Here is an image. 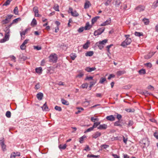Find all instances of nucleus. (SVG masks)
Returning <instances> with one entry per match:
<instances>
[{
    "instance_id": "f257e3e1",
    "label": "nucleus",
    "mask_w": 158,
    "mask_h": 158,
    "mask_svg": "<svg viewBox=\"0 0 158 158\" xmlns=\"http://www.w3.org/2000/svg\"><path fill=\"white\" fill-rule=\"evenodd\" d=\"M49 59L50 62H56L57 59V55L56 54H51L49 56Z\"/></svg>"
},
{
    "instance_id": "f03ea898",
    "label": "nucleus",
    "mask_w": 158,
    "mask_h": 158,
    "mask_svg": "<svg viewBox=\"0 0 158 158\" xmlns=\"http://www.w3.org/2000/svg\"><path fill=\"white\" fill-rule=\"evenodd\" d=\"M131 42V38H127L121 44V46L123 47H125L127 45L130 44Z\"/></svg>"
},
{
    "instance_id": "7ed1b4c3",
    "label": "nucleus",
    "mask_w": 158,
    "mask_h": 158,
    "mask_svg": "<svg viewBox=\"0 0 158 158\" xmlns=\"http://www.w3.org/2000/svg\"><path fill=\"white\" fill-rule=\"evenodd\" d=\"M105 29V28H100L98 29V30L94 31V35L95 36H97L101 34L103 32Z\"/></svg>"
},
{
    "instance_id": "20e7f679",
    "label": "nucleus",
    "mask_w": 158,
    "mask_h": 158,
    "mask_svg": "<svg viewBox=\"0 0 158 158\" xmlns=\"http://www.w3.org/2000/svg\"><path fill=\"white\" fill-rule=\"evenodd\" d=\"M141 143L144 145L143 148L148 147L149 144V142L147 139H143Z\"/></svg>"
},
{
    "instance_id": "39448f33",
    "label": "nucleus",
    "mask_w": 158,
    "mask_h": 158,
    "mask_svg": "<svg viewBox=\"0 0 158 158\" xmlns=\"http://www.w3.org/2000/svg\"><path fill=\"white\" fill-rule=\"evenodd\" d=\"M0 144L3 151H6V145L4 143V140L3 138L2 139L0 140Z\"/></svg>"
},
{
    "instance_id": "423d86ee",
    "label": "nucleus",
    "mask_w": 158,
    "mask_h": 158,
    "mask_svg": "<svg viewBox=\"0 0 158 158\" xmlns=\"http://www.w3.org/2000/svg\"><path fill=\"white\" fill-rule=\"evenodd\" d=\"M10 34H5L4 38L1 40V43H4L9 40Z\"/></svg>"
},
{
    "instance_id": "0eeeda50",
    "label": "nucleus",
    "mask_w": 158,
    "mask_h": 158,
    "mask_svg": "<svg viewBox=\"0 0 158 158\" xmlns=\"http://www.w3.org/2000/svg\"><path fill=\"white\" fill-rule=\"evenodd\" d=\"M145 8V7L143 6L140 5L137 6L135 10L139 12L143 11Z\"/></svg>"
},
{
    "instance_id": "6e6552de",
    "label": "nucleus",
    "mask_w": 158,
    "mask_h": 158,
    "mask_svg": "<svg viewBox=\"0 0 158 158\" xmlns=\"http://www.w3.org/2000/svg\"><path fill=\"white\" fill-rule=\"evenodd\" d=\"M101 133L98 131H97L95 132L93 135L92 137L94 139H96L98 137H100L101 135Z\"/></svg>"
},
{
    "instance_id": "1a4fd4ad",
    "label": "nucleus",
    "mask_w": 158,
    "mask_h": 158,
    "mask_svg": "<svg viewBox=\"0 0 158 158\" xmlns=\"http://www.w3.org/2000/svg\"><path fill=\"white\" fill-rule=\"evenodd\" d=\"M91 6V4L90 2L89 1L86 0L85 3L84 8L85 9H88Z\"/></svg>"
},
{
    "instance_id": "9d476101",
    "label": "nucleus",
    "mask_w": 158,
    "mask_h": 158,
    "mask_svg": "<svg viewBox=\"0 0 158 158\" xmlns=\"http://www.w3.org/2000/svg\"><path fill=\"white\" fill-rule=\"evenodd\" d=\"M106 119L108 120L113 121L115 120L114 117L112 115L108 116L106 117Z\"/></svg>"
},
{
    "instance_id": "9b49d317",
    "label": "nucleus",
    "mask_w": 158,
    "mask_h": 158,
    "mask_svg": "<svg viewBox=\"0 0 158 158\" xmlns=\"http://www.w3.org/2000/svg\"><path fill=\"white\" fill-rule=\"evenodd\" d=\"M41 108L42 109V110L44 111H48L50 110L46 104V102L44 104L43 106L41 107Z\"/></svg>"
},
{
    "instance_id": "f8f14e48",
    "label": "nucleus",
    "mask_w": 158,
    "mask_h": 158,
    "mask_svg": "<svg viewBox=\"0 0 158 158\" xmlns=\"http://www.w3.org/2000/svg\"><path fill=\"white\" fill-rule=\"evenodd\" d=\"M107 127V125L106 124H101L98 127V129L99 130H105L106 129Z\"/></svg>"
},
{
    "instance_id": "ddd939ff",
    "label": "nucleus",
    "mask_w": 158,
    "mask_h": 158,
    "mask_svg": "<svg viewBox=\"0 0 158 158\" xmlns=\"http://www.w3.org/2000/svg\"><path fill=\"white\" fill-rule=\"evenodd\" d=\"M111 23V19L110 18L107 20L106 21L102 23L100 25V26H105L106 25H108L110 24V23Z\"/></svg>"
},
{
    "instance_id": "4468645a",
    "label": "nucleus",
    "mask_w": 158,
    "mask_h": 158,
    "mask_svg": "<svg viewBox=\"0 0 158 158\" xmlns=\"http://www.w3.org/2000/svg\"><path fill=\"white\" fill-rule=\"evenodd\" d=\"M155 52H150L147 55L144 56V58L146 59H148L151 58L155 53Z\"/></svg>"
},
{
    "instance_id": "2eb2a0df",
    "label": "nucleus",
    "mask_w": 158,
    "mask_h": 158,
    "mask_svg": "<svg viewBox=\"0 0 158 158\" xmlns=\"http://www.w3.org/2000/svg\"><path fill=\"white\" fill-rule=\"evenodd\" d=\"M96 68L95 67L90 68L89 67H86L85 69V70L87 72H90L96 70Z\"/></svg>"
},
{
    "instance_id": "dca6fc26",
    "label": "nucleus",
    "mask_w": 158,
    "mask_h": 158,
    "mask_svg": "<svg viewBox=\"0 0 158 158\" xmlns=\"http://www.w3.org/2000/svg\"><path fill=\"white\" fill-rule=\"evenodd\" d=\"M92 27V26L90 25L89 24V22H87L86 24L85 25L84 28L85 30H89Z\"/></svg>"
},
{
    "instance_id": "f3484780",
    "label": "nucleus",
    "mask_w": 158,
    "mask_h": 158,
    "mask_svg": "<svg viewBox=\"0 0 158 158\" xmlns=\"http://www.w3.org/2000/svg\"><path fill=\"white\" fill-rule=\"evenodd\" d=\"M36 97L38 100H41L43 97V94L42 93H39L37 94Z\"/></svg>"
},
{
    "instance_id": "a211bd4d",
    "label": "nucleus",
    "mask_w": 158,
    "mask_h": 158,
    "mask_svg": "<svg viewBox=\"0 0 158 158\" xmlns=\"http://www.w3.org/2000/svg\"><path fill=\"white\" fill-rule=\"evenodd\" d=\"M114 125L115 126H119L120 127H122V125L121 124V121L120 120H118L116 121L114 123Z\"/></svg>"
},
{
    "instance_id": "6ab92c4d",
    "label": "nucleus",
    "mask_w": 158,
    "mask_h": 158,
    "mask_svg": "<svg viewBox=\"0 0 158 158\" xmlns=\"http://www.w3.org/2000/svg\"><path fill=\"white\" fill-rule=\"evenodd\" d=\"M115 2L114 5L116 7H118L120 6L121 2L120 0H114Z\"/></svg>"
},
{
    "instance_id": "aec40b11",
    "label": "nucleus",
    "mask_w": 158,
    "mask_h": 158,
    "mask_svg": "<svg viewBox=\"0 0 158 158\" xmlns=\"http://www.w3.org/2000/svg\"><path fill=\"white\" fill-rule=\"evenodd\" d=\"M94 54V52L93 51H88L86 52L85 54V56H91Z\"/></svg>"
},
{
    "instance_id": "412c9836",
    "label": "nucleus",
    "mask_w": 158,
    "mask_h": 158,
    "mask_svg": "<svg viewBox=\"0 0 158 158\" xmlns=\"http://www.w3.org/2000/svg\"><path fill=\"white\" fill-rule=\"evenodd\" d=\"M61 101L62 104L63 105H68L69 104V102L63 98L61 99Z\"/></svg>"
},
{
    "instance_id": "4be33fe9",
    "label": "nucleus",
    "mask_w": 158,
    "mask_h": 158,
    "mask_svg": "<svg viewBox=\"0 0 158 158\" xmlns=\"http://www.w3.org/2000/svg\"><path fill=\"white\" fill-rule=\"evenodd\" d=\"M36 72L38 73H41L42 72V69L41 67L37 68L35 69Z\"/></svg>"
},
{
    "instance_id": "5701e85b",
    "label": "nucleus",
    "mask_w": 158,
    "mask_h": 158,
    "mask_svg": "<svg viewBox=\"0 0 158 158\" xmlns=\"http://www.w3.org/2000/svg\"><path fill=\"white\" fill-rule=\"evenodd\" d=\"M67 146L66 144H60L59 146V148L60 149L64 150L65 149Z\"/></svg>"
},
{
    "instance_id": "b1692460",
    "label": "nucleus",
    "mask_w": 158,
    "mask_h": 158,
    "mask_svg": "<svg viewBox=\"0 0 158 158\" xmlns=\"http://www.w3.org/2000/svg\"><path fill=\"white\" fill-rule=\"evenodd\" d=\"M139 73L140 75L145 74L146 72L145 69H142L139 71Z\"/></svg>"
},
{
    "instance_id": "393cba45",
    "label": "nucleus",
    "mask_w": 158,
    "mask_h": 158,
    "mask_svg": "<svg viewBox=\"0 0 158 158\" xmlns=\"http://www.w3.org/2000/svg\"><path fill=\"white\" fill-rule=\"evenodd\" d=\"M70 56L71 59L74 60L77 57V55L75 53H72L70 55Z\"/></svg>"
},
{
    "instance_id": "a878e982",
    "label": "nucleus",
    "mask_w": 158,
    "mask_h": 158,
    "mask_svg": "<svg viewBox=\"0 0 158 158\" xmlns=\"http://www.w3.org/2000/svg\"><path fill=\"white\" fill-rule=\"evenodd\" d=\"M158 6V0L154 2L152 5V7L153 8H156Z\"/></svg>"
},
{
    "instance_id": "bb28decb",
    "label": "nucleus",
    "mask_w": 158,
    "mask_h": 158,
    "mask_svg": "<svg viewBox=\"0 0 158 158\" xmlns=\"http://www.w3.org/2000/svg\"><path fill=\"white\" fill-rule=\"evenodd\" d=\"M90 43L88 41H87L86 43H85L83 46V48L84 49H87L89 47V44Z\"/></svg>"
},
{
    "instance_id": "cd10ccee",
    "label": "nucleus",
    "mask_w": 158,
    "mask_h": 158,
    "mask_svg": "<svg viewBox=\"0 0 158 158\" xmlns=\"http://www.w3.org/2000/svg\"><path fill=\"white\" fill-rule=\"evenodd\" d=\"M29 30V28L26 29L24 31H23L22 32H20V35L21 36L23 35H24L27 33V32Z\"/></svg>"
},
{
    "instance_id": "c85d7f7f",
    "label": "nucleus",
    "mask_w": 158,
    "mask_h": 158,
    "mask_svg": "<svg viewBox=\"0 0 158 158\" xmlns=\"http://www.w3.org/2000/svg\"><path fill=\"white\" fill-rule=\"evenodd\" d=\"M99 16H97L93 18L91 20L92 24H94L97 20L99 18Z\"/></svg>"
},
{
    "instance_id": "c756f323",
    "label": "nucleus",
    "mask_w": 158,
    "mask_h": 158,
    "mask_svg": "<svg viewBox=\"0 0 158 158\" xmlns=\"http://www.w3.org/2000/svg\"><path fill=\"white\" fill-rule=\"evenodd\" d=\"M143 22L144 24L146 25H148L149 23V19L145 18L143 19Z\"/></svg>"
},
{
    "instance_id": "7c9ffc66",
    "label": "nucleus",
    "mask_w": 158,
    "mask_h": 158,
    "mask_svg": "<svg viewBox=\"0 0 158 158\" xmlns=\"http://www.w3.org/2000/svg\"><path fill=\"white\" fill-rule=\"evenodd\" d=\"M87 156L91 158V157H94L95 158H98L100 157V156L99 155H94L91 154H88L87 155Z\"/></svg>"
},
{
    "instance_id": "2f4dec72",
    "label": "nucleus",
    "mask_w": 158,
    "mask_h": 158,
    "mask_svg": "<svg viewBox=\"0 0 158 158\" xmlns=\"http://www.w3.org/2000/svg\"><path fill=\"white\" fill-rule=\"evenodd\" d=\"M71 15L73 16L74 17H77L79 15L76 10L73 11L71 14Z\"/></svg>"
},
{
    "instance_id": "473e14b6",
    "label": "nucleus",
    "mask_w": 158,
    "mask_h": 158,
    "mask_svg": "<svg viewBox=\"0 0 158 158\" xmlns=\"http://www.w3.org/2000/svg\"><path fill=\"white\" fill-rule=\"evenodd\" d=\"M37 24V22L36 20L34 18L33 19L31 22V25L34 26L35 25H36Z\"/></svg>"
},
{
    "instance_id": "72a5a7b5",
    "label": "nucleus",
    "mask_w": 158,
    "mask_h": 158,
    "mask_svg": "<svg viewBox=\"0 0 158 158\" xmlns=\"http://www.w3.org/2000/svg\"><path fill=\"white\" fill-rule=\"evenodd\" d=\"M21 18H16V19H14V20H13L12 23H13V24L16 23H18V21H21Z\"/></svg>"
},
{
    "instance_id": "f704fd0d",
    "label": "nucleus",
    "mask_w": 158,
    "mask_h": 158,
    "mask_svg": "<svg viewBox=\"0 0 158 158\" xmlns=\"http://www.w3.org/2000/svg\"><path fill=\"white\" fill-rule=\"evenodd\" d=\"M14 13L15 15H18V8L17 6H16L14 8L13 10Z\"/></svg>"
},
{
    "instance_id": "c9c22d12",
    "label": "nucleus",
    "mask_w": 158,
    "mask_h": 158,
    "mask_svg": "<svg viewBox=\"0 0 158 158\" xmlns=\"http://www.w3.org/2000/svg\"><path fill=\"white\" fill-rule=\"evenodd\" d=\"M4 31L5 32V34H10V29L8 28V27H6L4 30Z\"/></svg>"
},
{
    "instance_id": "e433bc0d",
    "label": "nucleus",
    "mask_w": 158,
    "mask_h": 158,
    "mask_svg": "<svg viewBox=\"0 0 158 158\" xmlns=\"http://www.w3.org/2000/svg\"><path fill=\"white\" fill-rule=\"evenodd\" d=\"M11 113L10 112V111H8L6 113V116L7 117L10 118L11 117Z\"/></svg>"
},
{
    "instance_id": "4c0bfd02",
    "label": "nucleus",
    "mask_w": 158,
    "mask_h": 158,
    "mask_svg": "<svg viewBox=\"0 0 158 158\" xmlns=\"http://www.w3.org/2000/svg\"><path fill=\"white\" fill-rule=\"evenodd\" d=\"M125 111L128 112H134L135 110L134 109H126Z\"/></svg>"
},
{
    "instance_id": "58836bf2",
    "label": "nucleus",
    "mask_w": 158,
    "mask_h": 158,
    "mask_svg": "<svg viewBox=\"0 0 158 158\" xmlns=\"http://www.w3.org/2000/svg\"><path fill=\"white\" fill-rule=\"evenodd\" d=\"M107 40L105 39L102 40V41H99V42L103 46L105 45V44L107 42Z\"/></svg>"
},
{
    "instance_id": "ea45409f",
    "label": "nucleus",
    "mask_w": 158,
    "mask_h": 158,
    "mask_svg": "<svg viewBox=\"0 0 158 158\" xmlns=\"http://www.w3.org/2000/svg\"><path fill=\"white\" fill-rule=\"evenodd\" d=\"M11 0H7L3 4V6H7L10 4Z\"/></svg>"
},
{
    "instance_id": "a19ab883",
    "label": "nucleus",
    "mask_w": 158,
    "mask_h": 158,
    "mask_svg": "<svg viewBox=\"0 0 158 158\" xmlns=\"http://www.w3.org/2000/svg\"><path fill=\"white\" fill-rule=\"evenodd\" d=\"M88 84L87 83H85L83 84L80 87L82 88L83 89H84L85 88H87L88 87Z\"/></svg>"
},
{
    "instance_id": "79ce46f5",
    "label": "nucleus",
    "mask_w": 158,
    "mask_h": 158,
    "mask_svg": "<svg viewBox=\"0 0 158 158\" xmlns=\"http://www.w3.org/2000/svg\"><path fill=\"white\" fill-rule=\"evenodd\" d=\"M33 10L35 13H38L39 12L38 7L35 6L33 8Z\"/></svg>"
},
{
    "instance_id": "37998d69",
    "label": "nucleus",
    "mask_w": 158,
    "mask_h": 158,
    "mask_svg": "<svg viewBox=\"0 0 158 158\" xmlns=\"http://www.w3.org/2000/svg\"><path fill=\"white\" fill-rule=\"evenodd\" d=\"M55 109L59 111H60L62 110V109L60 106H56L55 107Z\"/></svg>"
},
{
    "instance_id": "c03bdc74",
    "label": "nucleus",
    "mask_w": 158,
    "mask_h": 158,
    "mask_svg": "<svg viewBox=\"0 0 158 158\" xmlns=\"http://www.w3.org/2000/svg\"><path fill=\"white\" fill-rule=\"evenodd\" d=\"M86 137L85 136H83L81 137L79 139V142L80 143H82L84 138Z\"/></svg>"
},
{
    "instance_id": "a18cd8bd",
    "label": "nucleus",
    "mask_w": 158,
    "mask_h": 158,
    "mask_svg": "<svg viewBox=\"0 0 158 158\" xmlns=\"http://www.w3.org/2000/svg\"><path fill=\"white\" fill-rule=\"evenodd\" d=\"M10 21L6 18L5 19L3 20L2 21V24H4L8 23Z\"/></svg>"
},
{
    "instance_id": "49530a36",
    "label": "nucleus",
    "mask_w": 158,
    "mask_h": 158,
    "mask_svg": "<svg viewBox=\"0 0 158 158\" xmlns=\"http://www.w3.org/2000/svg\"><path fill=\"white\" fill-rule=\"evenodd\" d=\"M97 45L98 46L99 48L101 50L103 48L104 46L101 44L99 42L98 44L97 43Z\"/></svg>"
},
{
    "instance_id": "de8ad7c7",
    "label": "nucleus",
    "mask_w": 158,
    "mask_h": 158,
    "mask_svg": "<svg viewBox=\"0 0 158 158\" xmlns=\"http://www.w3.org/2000/svg\"><path fill=\"white\" fill-rule=\"evenodd\" d=\"M85 30V28L84 27H82L79 28L77 30V31L79 33H81L83 31Z\"/></svg>"
},
{
    "instance_id": "09e8293b",
    "label": "nucleus",
    "mask_w": 158,
    "mask_h": 158,
    "mask_svg": "<svg viewBox=\"0 0 158 158\" xmlns=\"http://www.w3.org/2000/svg\"><path fill=\"white\" fill-rule=\"evenodd\" d=\"M106 81V78H105L102 77L99 81V83L101 84H102L104 81Z\"/></svg>"
},
{
    "instance_id": "8fccbe9b",
    "label": "nucleus",
    "mask_w": 158,
    "mask_h": 158,
    "mask_svg": "<svg viewBox=\"0 0 158 158\" xmlns=\"http://www.w3.org/2000/svg\"><path fill=\"white\" fill-rule=\"evenodd\" d=\"M84 75V73L82 72H80L79 74L76 76V77H79L80 78L82 77Z\"/></svg>"
},
{
    "instance_id": "3c124183",
    "label": "nucleus",
    "mask_w": 158,
    "mask_h": 158,
    "mask_svg": "<svg viewBox=\"0 0 158 158\" xmlns=\"http://www.w3.org/2000/svg\"><path fill=\"white\" fill-rule=\"evenodd\" d=\"M100 124V122H94V125L92 126L93 127V128H96L97 127L98 125H99Z\"/></svg>"
},
{
    "instance_id": "603ef678",
    "label": "nucleus",
    "mask_w": 158,
    "mask_h": 158,
    "mask_svg": "<svg viewBox=\"0 0 158 158\" xmlns=\"http://www.w3.org/2000/svg\"><path fill=\"white\" fill-rule=\"evenodd\" d=\"M135 36H138L139 37L140 36L143 35L142 33H140V32H137L136 31L135 32Z\"/></svg>"
},
{
    "instance_id": "864d4df0",
    "label": "nucleus",
    "mask_w": 158,
    "mask_h": 158,
    "mask_svg": "<svg viewBox=\"0 0 158 158\" xmlns=\"http://www.w3.org/2000/svg\"><path fill=\"white\" fill-rule=\"evenodd\" d=\"M13 16V15H8L6 17V19H7L9 20L10 21V19Z\"/></svg>"
},
{
    "instance_id": "5fc2aeb1",
    "label": "nucleus",
    "mask_w": 158,
    "mask_h": 158,
    "mask_svg": "<svg viewBox=\"0 0 158 158\" xmlns=\"http://www.w3.org/2000/svg\"><path fill=\"white\" fill-rule=\"evenodd\" d=\"M124 73V71H118L117 72V75L118 76H120L121 75L123 74Z\"/></svg>"
},
{
    "instance_id": "6e6d98bb",
    "label": "nucleus",
    "mask_w": 158,
    "mask_h": 158,
    "mask_svg": "<svg viewBox=\"0 0 158 158\" xmlns=\"http://www.w3.org/2000/svg\"><path fill=\"white\" fill-rule=\"evenodd\" d=\"M21 49L23 50L26 49V46L23 43L20 46Z\"/></svg>"
},
{
    "instance_id": "4d7b16f0",
    "label": "nucleus",
    "mask_w": 158,
    "mask_h": 158,
    "mask_svg": "<svg viewBox=\"0 0 158 158\" xmlns=\"http://www.w3.org/2000/svg\"><path fill=\"white\" fill-rule=\"evenodd\" d=\"M133 122L132 120H129L128 124V127L131 126L133 124Z\"/></svg>"
},
{
    "instance_id": "13d9d810",
    "label": "nucleus",
    "mask_w": 158,
    "mask_h": 158,
    "mask_svg": "<svg viewBox=\"0 0 158 158\" xmlns=\"http://www.w3.org/2000/svg\"><path fill=\"white\" fill-rule=\"evenodd\" d=\"M54 9L56 11H59V6L58 5H55L53 7Z\"/></svg>"
},
{
    "instance_id": "bf43d9fd",
    "label": "nucleus",
    "mask_w": 158,
    "mask_h": 158,
    "mask_svg": "<svg viewBox=\"0 0 158 158\" xmlns=\"http://www.w3.org/2000/svg\"><path fill=\"white\" fill-rule=\"evenodd\" d=\"M109 146L108 145H107L106 144H102V145L101 146V147L102 148H103V149H106L107 148L109 147Z\"/></svg>"
},
{
    "instance_id": "052dcab7",
    "label": "nucleus",
    "mask_w": 158,
    "mask_h": 158,
    "mask_svg": "<svg viewBox=\"0 0 158 158\" xmlns=\"http://www.w3.org/2000/svg\"><path fill=\"white\" fill-rule=\"evenodd\" d=\"M34 48L35 49H36L37 50H39L41 49V47L38 46H34Z\"/></svg>"
},
{
    "instance_id": "680f3d73",
    "label": "nucleus",
    "mask_w": 158,
    "mask_h": 158,
    "mask_svg": "<svg viewBox=\"0 0 158 158\" xmlns=\"http://www.w3.org/2000/svg\"><path fill=\"white\" fill-rule=\"evenodd\" d=\"M115 139L117 140H121L122 139V137L121 136H118L115 137Z\"/></svg>"
},
{
    "instance_id": "e2e57ef3",
    "label": "nucleus",
    "mask_w": 158,
    "mask_h": 158,
    "mask_svg": "<svg viewBox=\"0 0 158 158\" xmlns=\"http://www.w3.org/2000/svg\"><path fill=\"white\" fill-rule=\"evenodd\" d=\"M94 129V128H93V127H90L88 129L85 131V132H89L90 131H92Z\"/></svg>"
},
{
    "instance_id": "0e129e2a",
    "label": "nucleus",
    "mask_w": 158,
    "mask_h": 158,
    "mask_svg": "<svg viewBox=\"0 0 158 158\" xmlns=\"http://www.w3.org/2000/svg\"><path fill=\"white\" fill-rule=\"evenodd\" d=\"M35 89L36 90L40 88V83H38L36 85H35Z\"/></svg>"
},
{
    "instance_id": "69168bd1",
    "label": "nucleus",
    "mask_w": 158,
    "mask_h": 158,
    "mask_svg": "<svg viewBox=\"0 0 158 158\" xmlns=\"http://www.w3.org/2000/svg\"><path fill=\"white\" fill-rule=\"evenodd\" d=\"M85 80H93V77L92 76L90 77H88L87 76L86 78L85 79Z\"/></svg>"
},
{
    "instance_id": "338daca9",
    "label": "nucleus",
    "mask_w": 158,
    "mask_h": 158,
    "mask_svg": "<svg viewBox=\"0 0 158 158\" xmlns=\"http://www.w3.org/2000/svg\"><path fill=\"white\" fill-rule=\"evenodd\" d=\"M10 57L11 59L14 62H15L16 58L14 56H10Z\"/></svg>"
},
{
    "instance_id": "774afa93",
    "label": "nucleus",
    "mask_w": 158,
    "mask_h": 158,
    "mask_svg": "<svg viewBox=\"0 0 158 158\" xmlns=\"http://www.w3.org/2000/svg\"><path fill=\"white\" fill-rule=\"evenodd\" d=\"M16 155L15 152L11 154L10 156V158H15L16 156Z\"/></svg>"
}]
</instances>
